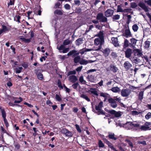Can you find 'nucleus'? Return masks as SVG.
I'll list each match as a JSON object with an SVG mask.
<instances>
[{"instance_id":"24","label":"nucleus","mask_w":151,"mask_h":151,"mask_svg":"<svg viewBox=\"0 0 151 151\" xmlns=\"http://www.w3.org/2000/svg\"><path fill=\"white\" fill-rule=\"evenodd\" d=\"M63 10H61L58 9H56L54 12V14L55 15H58L61 16L63 14Z\"/></svg>"},{"instance_id":"25","label":"nucleus","mask_w":151,"mask_h":151,"mask_svg":"<svg viewBox=\"0 0 151 151\" xmlns=\"http://www.w3.org/2000/svg\"><path fill=\"white\" fill-rule=\"evenodd\" d=\"M57 85L58 86V87L60 89H63V87L64 88H65L67 87L65 86V84H63V86H62L61 81L60 80L58 79V80Z\"/></svg>"},{"instance_id":"45","label":"nucleus","mask_w":151,"mask_h":151,"mask_svg":"<svg viewBox=\"0 0 151 151\" xmlns=\"http://www.w3.org/2000/svg\"><path fill=\"white\" fill-rule=\"evenodd\" d=\"M107 145H108V147H110L111 149L112 150H115V148H114L113 145L110 142H107Z\"/></svg>"},{"instance_id":"42","label":"nucleus","mask_w":151,"mask_h":151,"mask_svg":"<svg viewBox=\"0 0 151 151\" xmlns=\"http://www.w3.org/2000/svg\"><path fill=\"white\" fill-rule=\"evenodd\" d=\"M79 63L81 65H86L88 63V62H87V61L85 60V59H83L79 62Z\"/></svg>"},{"instance_id":"49","label":"nucleus","mask_w":151,"mask_h":151,"mask_svg":"<svg viewBox=\"0 0 151 151\" xmlns=\"http://www.w3.org/2000/svg\"><path fill=\"white\" fill-rule=\"evenodd\" d=\"M10 106H16L18 107L20 106V105L17 104H15L13 103L12 102H9L8 104Z\"/></svg>"},{"instance_id":"8","label":"nucleus","mask_w":151,"mask_h":151,"mask_svg":"<svg viewBox=\"0 0 151 151\" xmlns=\"http://www.w3.org/2000/svg\"><path fill=\"white\" fill-rule=\"evenodd\" d=\"M125 57L127 58H130L133 52V50L130 48H127L124 51Z\"/></svg>"},{"instance_id":"1","label":"nucleus","mask_w":151,"mask_h":151,"mask_svg":"<svg viewBox=\"0 0 151 151\" xmlns=\"http://www.w3.org/2000/svg\"><path fill=\"white\" fill-rule=\"evenodd\" d=\"M0 111L2 117L3 118V121L6 127L7 128L9 126V125L6 119V113L5 111L4 108L2 106H0Z\"/></svg>"},{"instance_id":"62","label":"nucleus","mask_w":151,"mask_h":151,"mask_svg":"<svg viewBox=\"0 0 151 151\" xmlns=\"http://www.w3.org/2000/svg\"><path fill=\"white\" fill-rule=\"evenodd\" d=\"M132 10V9L131 8L125 9H123V12L128 13L130 12Z\"/></svg>"},{"instance_id":"52","label":"nucleus","mask_w":151,"mask_h":151,"mask_svg":"<svg viewBox=\"0 0 151 151\" xmlns=\"http://www.w3.org/2000/svg\"><path fill=\"white\" fill-rule=\"evenodd\" d=\"M62 2H61V3L60 2H57L55 4V5L54 7V8L55 9L59 8V6H60L61 5V4H62Z\"/></svg>"},{"instance_id":"41","label":"nucleus","mask_w":151,"mask_h":151,"mask_svg":"<svg viewBox=\"0 0 151 151\" xmlns=\"http://www.w3.org/2000/svg\"><path fill=\"white\" fill-rule=\"evenodd\" d=\"M79 81L82 84H85L86 83V81L83 79V76H81L79 79Z\"/></svg>"},{"instance_id":"31","label":"nucleus","mask_w":151,"mask_h":151,"mask_svg":"<svg viewBox=\"0 0 151 151\" xmlns=\"http://www.w3.org/2000/svg\"><path fill=\"white\" fill-rule=\"evenodd\" d=\"M110 90L114 93H118L120 91V89L117 87H112Z\"/></svg>"},{"instance_id":"43","label":"nucleus","mask_w":151,"mask_h":151,"mask_svg":"<svg viewBox=\"0 0 151 151\" xmlns=\"http://www.w3.org/2000/svg\"><path fill=\"white\" fill-rule=\"evenodd\" d=\"M114 134H109L108 137L109 138L113 139L114 140H116L117 139V138L114 137Z\"/></svg>"},{"instance_id":"61","label":"nucleus","mask_w":151,"mask_h":151,"mask_svg":"<svg viewBox=\"0 0 151 151\" xmlns=\"http://www.w3.org/2000/svg\"><path fill=\"white\" fill-rule=\"evenodd\" d=\"M137 143L138 144H142L144 145H147V143H146V142L145 141H138L137 142Z\"/></svg>"},{"instance_id":"17","label":"nucleus","mask_w":151,"mask_h":151,"mask_svg":"<svg viewBox=\"0 0 151 151\" xmlns=\"http://www.w3.org/2000/svg\"><path fill=\"white\" fill-rule=\"evenodd\" d=\"M114 12L113 10L110 9H108L105 12V14L107 17H109L112 15Z\"/></svg>"},{"instance_id":"26","label":"nucleus","mask_w":151,"mask_h":151,"mask_svg":"<svg viewBox=\"0 0 151 151\" xmlns=\"http://www.w3.org/2000/svg\"><path fill=\"white\" fill-rule=\"evenodd\" d=\"M14 99H19V100H15L14 101V103L15 104H19L21 102L23 101V99L21 97H20L19 98H18L17 97H13V98Z\"/></svg>"},{"instance_id":"6","label":"nucleus","mask_w":151,"mask_h":151,"mask_svg":"<svg viewBox=\"0 0 151 151\" xmlns=\"http://www.w3.org/2000/svg\"><path fill=\"white\" fill-rule=\"evenodd\" d=\"M130 93V91L128 89L123 88L121 91V95L123 97H127Z\"/></svg>"},{"instance_id":"10","label":"nucleus","mask_w":151,"mask_h":151,"mask_svg":"<svg viewBox=\"0 0 151 151\" xmlns=\"http://www.w3.org/2000/svg\"><path fill=\"white\" fill-rule=\"evenodd\" d=\"M126 27L127 29L125 30L124 33L123 34V35L126 38L132 37V35L129 29V26L128 25L127 27Z\"/></svg>"},{"instance_id":"37","label":"nucleus","mask_w":151,"mask_h":151,"mask_svg":"<svg viewBox=\"0 0 151 151\" xmlns=\"http://www.w3.org/2000/svg\"><path fill=\"white\" fill-rule=\"evenodd\" d=\"M98 36L99 37V38L104 39V33L103 31H100L98 34Z\"/></svg>"},{"instance_id":"54","label":"nucleus","mask_w":151,"mask_h":151,"mask_svg":"<svg viewBox=\"0 0 151 151\" xmlns=\"http://www.w3.org/2000/svg\"><path fill=\"white\" fill-rule=\"evenodd\" d=\"M74 83L72 85V87L74 89H76L78 86H79V85L78 82H76Z\"/></svg>"},{"instance_id":"53","label":"nucleus","mask_w":151,"mask_h":151,"mask_svg":"<svg viewBox=\"0 0 151 151\" xmlns=\"http://www.w3.org/2000/svg\"><path fill=\"white\" fill-rule=\"evenodd\" d=\"M150 42L149 41H146L145 42V47L146 48H148L150 46Z\"/></svg>"},{"instance_id":"4","label":"nucleus","mask_w":151,"mask_h":151,"mask_svg":"<svg viewBox=\"0 0 151 151\" xmlns=\"http://www.w3.org/2000/svg\"><path fill=\"white\" fill-rule=\"evenodd\" d=\"M61 132L62 134H65L66 137H72L73 135L72 132L69 131L65 128H63L61 130Z\"/></svg>"},{"instance_id":"12","label":"nucleus","mask_w":151,"mask_h":151,"mask_svg":"<svg viewBox=\"0 0 151 151\" xmlns=\"http://www.w3.org/2000/svg\"><path fill=\"white\" fill-rule=\"evenodd\" d=\"M138 5L144 10L145 12H148L149 10L147 6L143 2H140L138 4Z\"/></svg>"},{"instance_id":"44","label":"nucleus","mask_w":151,"mask_h":151,"mask_svg":"<svg viewBox=\"0 0 151 151\" xmlns=\"http://www.w3.org/2000/svg\"><path fill=\"white\" fill-rule=\"evenodd\" d=\"M21 18V17L19 15H16L14 18V20L18 22H20V19Z\"/></svg>"},{"instance_id":"34","label":"nucleus","mask_w":151,"mask_h":151,"mask_svg":"<svg viewBox=\"0 0 151 151\" xmlns=\"http://www.w3.org/2000/svg\"><path fill=\"white\" fill-rule=\"evenodd\" d=\"M98 111H95V113L97 114L98 115L101 114L102 115H105L106 113L104 111L101 110H97Z\"/></svg>"},{"instance_id":"60","label":"nucleus","mask_w":151,"mask_h":151,"mask_svg":"<svg viewBox=\"0 0 151 151\" xmlns=\"http://www.w3.org/2000/svg\"><path fill=\"white\" fill-rule=\"evenodd\" d=\"M76 128L77 130L79 132L81 133L82 131L79 126V125L77 124H76L75 125Z\"/></svg>"},{"instance_id":"64","label":"nucleus","mask_w":151,"mask_h":151,"mask_svg":"<svg viewBox=\"0 0 151 151\" xmlns=\"http://www.w3.org/2000/svg\"><path fill=\"white\" fill-rule=\"evenodd\" d=\"M22 66L25 69L27 68L28 67V64L26 62H24L22 64Z\"/></svg>"},{"instance_id":"50","label":"nucleus","mask_w":151,"mask_h":151,"mask_svg":"<svg viewBox=\"0 0 151 151\" xmlns=\"http://www.w3.org/2000/svg\"><path fill=\"white\" fill-rule=\"evenodd\" d=\"M120 18V16L119 15L116 14L113 16L112 19L114 20H117L119 19Z\"/></svg>"},{"instance_id":"22","label":"nucleus","mask_w":151,"mask_h":151,"mask_svg":"<svg viewBox=\"0 0 151 151\" xmlns=\"http://www.w3.org/2000/svg\"><path fill=\"white\" fill-rule=\"evenodd\" d=\"M19 39L22 42H24L25 43H29L31 42V38L29 39H26L24 37H21Z\"/></svg>"},{"instance_id":"57","label":"nucleus","mask_w":151,"mask_h":151,"mask_svg":"<svg viewBox=\"0 0 151 151\" xmlns=\"http://www.w3.org/2000/svg\"><path fill=\"white\" fill-rule=\"evenodd\" d=\"M111 56L112 58L115 59L117 57V54L114 52H112L111 53Z\"/></svg>"},{"instance_id":"35","label":"nucleus","mask_w":151,"mask_h":151,"mask_svg":"<svg viewBox=\"0 0 151 151\" xmlns=\"http://www.w3.org/2000/svg\"><path fill=\"white\" fill-rule=\"evenodd\" d=\"M22 69L23 68L22 67H20L16 68L15 69V70L16 73H19L21 72Z\"/></svg>"},{"instance_id":"15","label":"nucleus","mask_w":151,"mask_h":151,"mask_svg":"<svg viewBox=\"0 0 151 151\" xmlns=\"http://www.w3.org/2000/svg\"><path fill=\"white\" fill-rule=\"evenodd\" d=\"M111 40L112 41V43L114 45L115 47H117L119 46L117 37H113L111 38Z\"/></svg>"},{"instance_id":"39","label":"nucleus","mask_w":151,"mask_h":151,"mask_svg":"<svg viewBox=\"0 0 151 151\" xmlns=\"http://www.w3.org/2000/svg\"><path fill=\"white\" fill-rule=\"evenodd\" d=\"M138 28L139 27L136 24H134L132 26V29L134 32L137 31Z\"/></svg>"},{"instance_id":"48","label":"nucleus","mask_w":151,"mask_h":151,"mask_svg":"<svg viewBox=\"0 0 151 151\" xmlns=\"http://www.w3.org/2000/svg\"><path fill=\"white\" fill-rule=\"evenodd\" d=\"M67 75L68 76H70L71 75H75L76 73V72L75 70H73L72 71H69L68 72Z\"/></svg>"},{"instance_id":"63","label":"nucleus","mask_w":151,"mask_h":151,"mask_svg":"<svg viewBox=\"0 0 151 151\" xmlns=\"http://www.w3.org/2000/svg\"><path fill=\"white\" fill-rule=\"evenodd\" d=\"M151 117V113L150 112H148L145 116V118L147 119H149Z\"/></svg>"},{"instance_id":"29","label":"nucleus","mask_w":151,"mask_h":151,"mask_svg":"<svg viewBox=\"0 0 151 151\" xmlns=\"http://www.w3.org/2000/svg\"><path fill=\"white\" fill-rule=\"evenodd\" d=\"M149 127H147L145 125H142L141 126L140 129L141 131H146L148 130H150V129Z\"/></svg>"},{"instance_id":"11","label":"nucleus","mask_w":151,"mask_h":151,"mask_svg":"<svg viewBox=\"0 0 151 151\" xmlns=\"http://www.w3.org/2000/svg\"><path fill=\"white\" fill-rule=\"evenodd\" d=\"M109 103L110 104V106L112 107L115 108L117 107V105L116 102L113 98H110L108 99Z\"/></svg>"},{"instance_id":"19","label":"nucleus","mask_w":151,"mask_h":151,"mask_svg":"<svg viewBox=\"0 0 151 151\" xmlns=\"http://www.w3.org/2000/svg\"><path fill=\"white\" fill-rule=\"evenodd\" d=\"M105 57H108L110 52V50L108 48H106L104 49L102 51Z\"/></svg>"},{"instance_id":"18","label":"nucleus","mask_w":151,"mask_h":151,"mask_svg":"<svg viewBox=\"0 0 151 151\" xmlns=\"http://www.w3.org/2000/svg\"><path fill=\"white\" fill-rule=\"evenodd\" d=\"M110 70L113 73L117 72L118 69L116 66L113 64H111L109 66Z\"/></svg>"},{"instance_id":"27","label":"nucleus","mask_w":151,"mask_h":151,"mask_svg":"<svg viewBox=\"0 0 151 151\" xmlns=\"http://www.w3.org/2000/svg\"><path fill=\"white\" fill-rule=\"evenodd\" d=\"M81 59L80 56L78 55L74 58L73 61L75 63H77L80 62Z\"/></svg>"},{"instance_id":"23","label":"nucleus","mask_w":151,"mask_h":151,"mask_svg":"<svg viewBox=\"0 0 151 151\" xmlns=\"http://www.w3.org/2000/svg\"><path fill=\"white\" fill-rule=\"evenodd\" d=\"M83 39L82 38H79L76 40L75 44L76 46H79L83 43Z\"/></svg>"},{"instance_id":"36","label":"nucleus","mask_w":151,"mask_h":151,"mask_svg":"<svg viewBox=\"0 0 151 151\" xmlns=\"http://www.w3.org/2000/svg\"><path fill=\"white\" fill-rule=\"evenodd\" d=\"M132 61L133 62V63L135 64H138L139 62L138 60V58L135 57V56H134L132 58Z\"/></svg>"},{"instance_id":"47","label":"nucleus","mask_w":151,"mask_h":151,"mask_svg":"<svg viewBox=\"0 0 151 151\" xmlns=\"http://www.w3.org/2000/svg\"><path fill=\"white\" fill-rule=\"evenodd\" d=\"M132 114L133 115H137L139 114H141L142 112H138L137 111L134 110L131 111Z\"/></svg>"},{"instance_id":"58","label":"nucleus","mask_w":151,"mask_h":151,"mask_svg":"<svg viewBox=\"0 0 151 151\" xmlns=\"http://www.w3.org/2000/svg\"><path fill=\"white\" fill-rule=\"evenodd\" d=\"M25 138V135L24 134H22L21 135H20L19 137V139L20 141L21 142H23L24 139H23Z\"/></svg>"},{"instance_id":"2","label":"nucleus","mask_w":151,"mask_h":151,"mask_svg":"<svg viewBox=\"0 0 151 151\" xmlns=\"http://www.w3.org/2000/svg\"><path fill=\"white\" fill-rule=\"evenodd\" d=\"M94 42L95 45H99L98 47L95 50L98 51L101 49L102 45L104 44V40L100 38H96L95 39Z\"/></svg>"},{"instance_id":"55","label":"nucleus","mask_w":151,"mask_h":151,"mask_svg":"<svg viewBox=\"0 0 151 151\" xmlns=\"http://www.w3.org/2000/svg\"><path fill=\"white\" fill-rule=\"evenodd\" d=\"M123 10L122 9V8L121 7V6L120 5H118L117 6V12H121L123 13Z\"/></svg>"},{"instance_id":"59","label":"nucleus","mask_w":151,"mask_h":151,"mask_svg":"<svg viewBox=\"0 0 151 151\" xmlns=\"http://www.w3.org/2000/svg\"><path fill=\"white\" fill-rule=\"evenodd\" d=\"M15 0H9V2L7 4L8 6L10 5H14L15 2Z\"/></svg>"},{"instance_id":"30","label":"nucleus","mask_w":151,"mask_h":151,"mask_svg":"<svg viewBox=\"0 0 151 151\" xmlns=\"http://www.w3.org/2000/svg\"><path fill=\"white\" fill-rule=\"evenodd\" d=\"M143 91H141L139 92L138 95V99L141 101H142V100L143 98Z\"/></svg>"},{"instance_id":"46","label":"nucleus","mask_w":151,"mask_h":151,"mask_svg":"<svg viewBox=\"0 0 151 151\" xmlns=\"http://www.w3.org/2000/svg\"><path fill=\"white\" fill-rule=\"evenodd\" d=\"M37 77L38 78L41 80H42L44 79L42 74L40 73H39L37 74Z\"/></svg>"},{"instance_id":"7","label":"nucleus","mask_w":151,"mask_h":151,"mask_svg":"<svg viewBox=\"0 0 151 151\" xmlns=\"http://www.w3.org/2000/svg\"><path fill=\"white\" fill-rule=\"evenodd\" d=\"M67 55L69 56H71L73 58H74L79 55V54L78 50H73L70 51L68 53Z\"/></svg>"},{"instance_id":"38","label":"nucleus","mask_w":151,"mask_h":151,"mask_svg":"<svg viewBox=\"0 0 151 151\" xmlns=\"http://www.w3.org/2000/svg\"><path fill=\"white\" fill-rule=\"evenodd\" d=\"M125 142L128 143V145L131 148H132L133 147L132 143L131 141L128 139H127L125 140Z\"/></svg>"},{"instance_id":"13","label":"nucleus","mask_w":151,"mask_h":151,"mask_svg":"<svg viewBox=\"0 0 151 151\" xmlns=\"http://www.w3.org/2000/svg\"><path fill=\"white\" fill-rule=\"evenodd\" d=\"M124 67L126 70H130L132 67V64L128 61H126L123 64Z\"/></svg>"},{"instance_id":"21","label":"nucleus","mask_w":151,"mask_h":151,"mask_svg":"<svg viewBox=\"0 0 151 151\" xmlns=\"http://www.w3.org/2000/svg\"><path fill=\"white\" fill-rule=\"evenodd\" d=\"M103 102L101 101L99 103L98 106L96 105L95 106V109L96 110H101L103 107Z\"/></svg>"},{"instance_id":"28","label":"nucleus","mask_w":151,"mask_h":151,"mask_svg":"<svg viewBox=\"0 0 151 151\" xmlns=\"http://www.w3.org/2000/svg\"><path fill=\"white\" fill-rule=\"evenodd\" d=\"M2 29H1L3 32H6L9 31L10 29L6 27V26L4 25H2Z\"/></svg>"},{"instance_id":"3","label":"nucleus","mask_w":151,"mask_h":151,"mask_svg":"<svg viewBox=\"0 0 151 151\" xmlns=\"http://www.w3.org/2000/svg\"><path fill=\"white\" fill-rule=\"evenodd\" d=\"M96 19L101 22H106L107 21V18L104 16L103 14L101 12H99L97 14Z\"/></svg>"},{"instance_id":"51","label":"nucleus","mask_w":151,"mask_h":151,"mask_svg":"<svg viewBox=\"0 0 151 151\" xmlns=\"http://www.w3.org/2000/svg\"><path fill=\"white\" fill-rule=\"evenodd\" d=\"M130 4V7L132 8H135L137 6V5L135 2H132Z\"/></svg>"},{"instance_id":"40","label":"nucleus","mask_w":151,"mask_h":151,"mask_svg":"<svg viewBox=\"0 0 151 151\" xmlns=\"http://www.w3.org/2000/svg\"><path fill=\"white\" fill-rule=\"evenodd\" d=\"M99 147L100 148H103L104 147V145L101 140H99L98 142Z\"/></svg>"},{"instance_id":"14","label":"nucleus","mask_w":151,"mask_h":151,"mask_svg":"<svg viewBox=\"0 0 151 151\" xmlns=\"http://www.w3.org/2000/svg\"><path fill=\"white\" fill-rule=\"evenodd\" d=\"M137 40L135 38H132L130 39V47H134L136 45Z\"/></svg>"},{"instance_id":"9","label":"nucleus","mask_w":151,"mask_h":151,"mask_svg":"<svg viewBox=\"0 0 151 151\" xmlns=\"http://www.w3.org/2000/svg\"><path fill=\"white\" fill-rule=\"evenodd\" d=\"M133 53L134 56H137L138 57L142 56L143 55L142 52L140 49H136L133 50Z\"/></svg>"},{"instance_id":"20","label":"nucleus","mask_w":151,"mask_h":151,"mask_svg":"<svg viewBox=\"0 0 151 151\" xmlns=\"http://www.w3.org/2000/svg\"><path fill=\"white\" fill-rule=\"evenodd\" d=\"M129 46L130 47V43L127 39H125L124 42V44L123 45V49H126Z\"/></svg>"},{"instance_id":"5","label":"nucleus","mask_w":151,"mask_h":151,"mask_svg":"<svg viewBox=\"0 0 151 151\" xmlns=\"http://www.w3.org/2000/svg\"><path fill=\"white\" fill-rule=\"evenodd\" d=\"M111 114L112 116L111 117V118H114L115 117H119L121 116V112L119 111H116L115 110L111 109V111H110Z\"/></svg>"},{"instance_id":"33","label":"nucleus","mask_w":151,"mask_h":151,"mask_svg":"<svg viewBox=\"0 0 151 151\" xmlns=\"http://www.w3.org/2000/svg\"><path fill=\"white\" fill-rule=\"evenodd\" d=\"M72 41L71 40H69L68 39H67L63 41V44L65 46L67 45H69L70 43H71Z\"/></svg>"},{"instance_id":"32","label":"nucleus","mask_w":151,"mask_h":151,"mask_svg":"<svg viewBox=\"0 0 151 151\" xmlns=\"http://www.w3.org/2000/svg\"><path fill=\"white\" fill-rule=\"evenodd\" d=\"M80 97L84 99H85L88 101L89 102L90 101V98H89L86 94H82L81 95Z\"/></svg>"},{"instance_id":"16","label":"nucleus","mask_w":151,"mask_h":151,"mask_svg":"<svg viewBox=\"0 0 151 151\" xmlns=\"http://www.w3.org/2000/svg\"><path fill=\"white\" fill-rule=\"evenodd\" d=\"M68 78L70 81L73 83H75L78 81L77 77L75 75L70 76Z\"/></svg>"},{"instance_id":"56","label":"nucleus","mask_w":151,"mask_h":151,"mask_svg":"<svg viewBox=\"0 0 151 151\" xmlns=\"http://www.w3.org/2000/svg\"><path fill=\"white\" fill-rule=\"evenodd\" d=\"M79 55L81 54V55L83 54L85 52V48H83L81 49L79 51H78Z\"/></svg>"}]
</instances>
